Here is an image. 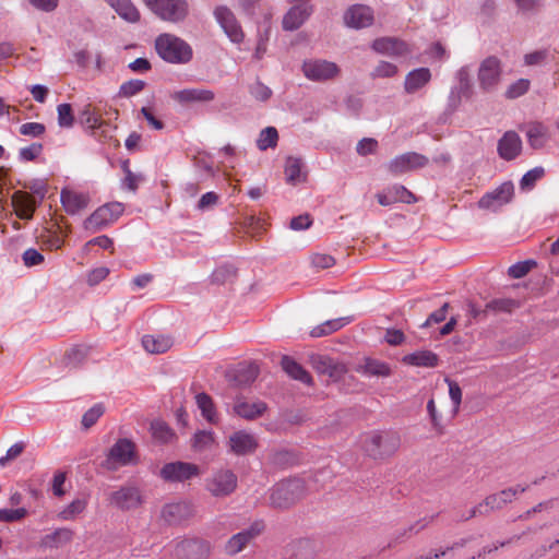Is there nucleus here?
Listing matches in <instances>:
<instances>
[{"label": "nucleus", "mask_w": 559, "mask_h": 559, "mask_svg": "<svg viewBox=\"0 0 559 559\" xmlns=\"http://www.w3.org/2000/svg\"><path fill=\"white\" fill-rule=\"evenodd\" d=\"M154 47L158 57L171 64L189 63L193 57L190 44L174 34L158 35L155 38Z\"/></svg>", "instance_id": "f257e3e1"}, {"label": "nucleus", "mask_w": 559, "mask_h": 559, "mask_svg": "<svg viewBox=\"0 0 559 559\" xmlns=\"http://www.w3.org/2000/svg\"><path fill=\"white\" fill-rule=\"evenodd\" d=\"M401 445V438L394 431H372L361 439L366 454L374 460H383L393 455Z\"/></svg>", "instance_id": "f03ea898"}, {"label": "nucleus", "mask_w": 559, "mask_h": 559, "mask_svg": "<svg viewBox=\"0 0 559 559\" xmlns=\"http://www.w3.org/2000/svg\"><path fill=\"white\" fill-rule=\"evenodd\" d=\"M304 495V480L300 478H293L283 480L274 486L270 500L274 508L287 509L301 499Z\"/></svg>", "instance_id": "7ed1b4c3"}, {"label": "nucleus", "mask_w": 559, "mask_h": 559, "mask_svg": "<svg viewBox=\"0 0 559 559\" xmlns=\"http://www.w3.org/2000/svg\"><path fill=\"white\" fill-rule=\"evenodd\" d=\"M503 78L501 60L496 56L483 59L477 70L478 87L484 93H492L498 90Z\"/></svg>", "instance_id": "20e7f679"}, {"label": "nucleus", "mask_w": 559, "mask_h": 559, "mask_svg": "<svg viewBox=\"0 0 559 559\" xmlns=\"http://www.w3.org/2000/svg\"><path fill=\"white\" fill-rule=\"evenodd\" d=\"M456 84L450 90L448 96L447 110L455 111L461 105L462 98H471L473 96L472 70L469 66H463L455 72Z\"/></svg>", "instance_id": "39448f33"}, {"label": "nucleus", "mask_w": 559, "mask_h": 559, "mask_svg": "<svg viewBox=\"0 0 559 559\" xmlns=\"http://www.w3.org/2000/svg\"><path fill=\"white\" fill-rule=\"evenodd\" d=\"M147 8L159 19L178 23L188 15V3L186 0H143Z\"/></svg>", "instance_id": "423d86ee"}, {"label": "nucleus", "mask_w": 559, "mask_h": 559, "mask_svg": "<svg viewBox=\"0 0 559 559\" xmlns=\"http://www.w3.org/2000/svg\"><path fill=\"white\" fill-rule=\"evenodd\" d=\"M123 213L119 202L107 203L95 210L83 223L85 230L96 233L116 222Z\"/></svg>", "instance_id": "0eeeda50"}, {"label": "nucleus", "mask_w": 559, "mask_h": 559, "mask_svg": "<svg viewBox=\"0 0 559 559\" xmlns=\"http://www.w3.org/2000/svg\"><path fill=\"white\" fill-rule=\"evenodd\" d=\"M237 475L227 468L215 471L205 480V489L215 498L230 496L237 488Z\"/></svg>", "instance_id": "6e6552de"}, {"label": "nucleus", "mask_w": 559, "mask_h": 559, "mask_svg": "<svg viewBox=\"0 0 559 559\" xmlns=\"http://www.w3.org/2000/svg\"><path fill=\"white\" fill-rule=\"evenodd\" d=\"M525 490V487L515 486L488 495L481 502L477 504L476 512L486 514V516H488L491 512L502 510Z\"/></svg>", "instance_id": "1a4fd4ad"}, {"label": "nucleus", "mask_w": 559, "mask_h": 559, "mask_svg": "<svg viewBox=\"0 0 559 559\" xmlns=\"http://www.w3.org/2000/svg\"><path fill=\"white\" fill-rule=\"evenodd\" d=\"M304 75L313 82L333 80L340 75V67L332 61L324 59H309L302 63Z\"/></svg>", "instance_id": "9d476101"}, {"label": "nucleus", "mask_w": 559, "mask_h": 559, "mask_svg": "<svg viewBox=\"0 0 559 559\" xmlns=\"http://www.w3.org/2000/svg\"><path fill=\"white\" fill-rule=\"evenodd\" d=\"M135 454V445L129 439H118L117 442L110 448L105 466L109 469H116L119 466L129 465Z\"/></svg>", "instance_id": "9b49d317"}, {"label": "nucleus", "mask_w": 559, "mask_h": 559, "mask_svg": "<svg viewBox=\"0 0 559 559\" xmlns=\"http://www.w3.org/2000/svg\"><path fill=\"white\" fill-rule=\"evenodd\" d=\"M513 194V183L511 181H506L493 191L484 194L478 201V206L484 210L497 212L512 200Z\"/></svg>", "instance_id": "f8f14e48"}, {"label": "nucleus", "mask_w": 559, "mask_h": 559, "mask_svg": "<svg viewBox=\"0 0 559 559\" xmlns=\"http://www.w3.org/2000/svg\"><path fill=\"white\" fill-rule=\"evenodd\" d=\"M211 550L207 542L200 538H189L177 543L173 550L176 559H205Z\"/></svg>", "instance_id": "ddd939ff"}, {"label": "nucleus", "mask_w": 559, "mask_h": 559, "mask_svg": "<svg viewBox=\"0 0 559 559\" xmlns=\"http://www.w3.org/2000/svg\"><path fill=\"white\" fill-rule=\"evenodd\" d=\"M109 503L122 511H128L139 508L143 503V497L138 487L122 486L110 492Z\"/></svg>", "instance_id": "4468645a"}, {"label": "nucleus", "mask_w": 559, "mask_h": 559, "mask_svg": "<svg viewBox=\"0 0 559 559\" xmlns=\"http://www.w3.org/2000/svg\"><path fill=\"white\" fill-rule=\"evenodd\" d=\"M200 475L198 465L188 462H171L160 469V477L167 481H185Z\"/></svg>", "instance_id": "2eb2a0df"}, {"label": "nucleus", "mask_w": 559, "mask_h": 559, "mask_svg": "<svg viewBox=\"0 0 559 559\" xmlns=\"http://www.w3.org/2000/svg\"><path fill=\"white\" fill-rule=\"evenodd\" d=\"M429 159L419 153L408 152L394 157L388 164V170L394 175H401L411 170L423 168L427 166Z\"/></svg>", "instance_id": "dca6fc26"}, {"label": "nucleus", "mask_w": 559, "mask_h": 559, "mask_svg": "<svg viewBox=\"0 0 559 559\" xmlns=\"http://www.w3.org/2000/svg\"><path fill=\"white\" fill-rule=\"evenodd\" d=\"M263 530V522L255 521L248 528L233 535L225 545L226 554L234 556L242 551L252 539L262 533Z\"/></svg>", "instance_id": "f3484780"}, {"label": "nucleus", "mask_w": 559, "mask_h": 559, "mask_svg": "<svg viewBox=\"0 0 559 559\" xmlns=\"http://www.w3.org/2000/svg\"><path fill=\"white\" fill-rule=\"evenodd\" d=\"M214 16L233 43H240L243 39L241 26L229 8L218 5L214 10Z\"/></svg>", "instance_id": "a211bd4d"}, {"label": "nucleus", "mask_w": 559, "mask_h": 559, "mask_svg": "<svg viewBox=\"0 0 559 559\" xmlns=\"http://www.w3.org/2000/svg\"><path fill=\"white\" fill-rule=\"evenodd\" d=\"M313 10L310 3H294L283 16V29L289 32L298 29L311 16Z\"/></svg>", "instance_id": "6ab92c4d"}, {"label": "nucleus", "mask_w": 559, "mask_h": 559, "mask_svg": "<svg viewBox=\"0 0 559 559\" xmlns=\"http://www.w3.org/2000/svg\"><path fill=\"white\" fill-rule=\"evenodd\" d=\"M345 25L350 28H364L373 23V11L364 4H354L344 13Z\"/></svg>", "instance_id": "aec40b11"}, {"label": "nucleus", "mask_w": 559, "mask_h": 559, "mask_svg": "<svg viewBox=\"0 0 559 559\" xmlns=\"http://www.w3.org/2000/svg\"><path fill=\"white\" fill-rule=\"evenodd\" d=\"M12 204L15 209L16 215L21 219H31L40 204V200H37L35 197L24 192L16 191L12 195Z\"/></svg>", "instance_id": "412c9836"}, {"label": "nucleus", "mask_w": 559, "mask_h": 559, "mask_svg": "<svg viewBox=\"0 0 559 559\" xmlns=\"http://www.w3.org/2000/svg\"><path fill=\"white\" fill-rule=\"evenodd\" d=\"M192 515L193 507L187 501L167 503L162 510V518L169 524L180 523Z\"/></svg>", "instance_id": "4be33fe9"}, {"label": "nucleus", "mask_w": 559, "mask_h": 559, "mask_svg": "<svg viewBox=\"0 0 559 559\" xmlns=\"http://www.w3.org/2000/svg\"><path fill=\"white\" fill-rule=\"evenodd\" d=\"M376 197L382 206H389L396 202L409 204L415 201L414 194L401 185L389 187L384 191L377 193Z\"/></svg>", "instance_id": "5701e85b"}, {"label": "nucleus", "mask_w": 559, "mask_h": 559, "mask_svg": "<svg viewBox=\"0 0 559 559\" xmlns=\"http://www.w3.org/2000/svg\"><path fill=\"white\" fill-rule=\"evenodd\" d=\"M171 98L181 104L210 103L215 98L213 91L207 88H185L171 94Z\"/></svg>", "instance_id": "b1692460"}, {"label": "nucleus", "mask_w": 559, "mask_h": 559, "mask_svg": "<svg viewBox=\"0 0 559 559\" xmlns=\"http://www.w3.org/2000/svg\"><path fill=\"white\" fill-rule=\"evenodd\" d=\"M522 151V141L514 131H508L498 142V154L502 159L512 160Z\"/></svg>", "instance_id": "393cba45"}, {"label": "nucleus", "mask_w": 559, "mask_h": 559, "mask_svg": "<svg viewBox=\"0 0 559 559\" xmlns=\"http://www.w3.org/2000/svg\"><path fill=\"white\" fill-rule=\"evenodd\" d=\"M60 201L68 214L75 215L88 205L90 198L85 193L63 189Z\"/></svg>", "instance_id": "a878e982"}, {"label": "nucleus", "mask_w": 559, "mask_h": 559, "mask_svg": "<svg viewBox=\"0 0 559 559\" xmlns=\"http://www.w3.org/2000/svg\"><path fill=\"white\" fill-rule=\"evenodd\" d=\"M258 447L255 438L243 430L236 431L229 437L230 451L237 455L251 453Z\"/></svg>", "instance_id": "bb28decb"}, {"label": "nucleus", "mask_w": 559, "mask_h": 559, "mask_svg": "<svg viewBox=\"0 0 559 559\" xmlns=\"http://www.w3.org/2000/svg\"><path fill=\"white\" fill-rule=\"evenodd\" d=\"M371 47L376 52L386 56H404L408 52L407 45L394 37L377 38Z\"/></svg>", "instance_id": "cd10ccee"}, {"label": "nucleus", "mask_w": 559, "mask_h": 559, "mask_svg": "<svg viewBox=\"0 0 559 559\" xmlns=\"http://www.w3.org/2000/svg\"><path fill=\"white\" fill-rule=\"evenodd\" d=\"M355 370L367 377H389L391 376L390 366L381 360L365 358L362 364L356 366Z\"/></svg>", "instance_id": "c85d7f7f"}, {"label": "nucleus", "mask_w": 559, "mask_h": 559, "mask_svg": "<svg viewBox=\"0 0 559 559\" xmlns=\"http://www.w3.org/2000/svg\"><path fill=\"white\" fill-rule=\"evenodd\" d=\"M431 79V72L428 68H418L411 71L404 82L406 93L413 94L424 87Z\"/></svg>", "instance_id": "c756f323"}, {"label": "nucleus", "mask_w": 559, "mask_h": 559, "mask_svg": "<svg viewBox=\"0 0 559 559\" xmlns=\"http://www.w3.org/2000/svg\"><path fill=\"white\" fill-rule=\"evenodd\" d=\"M283 370L294 380H298L305 384H311L312 378L310 373L296 360L289 356H283L281 360Z\"/></svg>", "instance_id": "7c9ffc66"}, {"label": "nucleus", "mask_w": 559, "mask_h": 559, "mask_svg": "<svg viewBox=\"0 0 559 559\" xmlns=\"http://www.w3.org/2000/svg\"><path fill=\"white\" fill-rule=\"evenodd\" d=\"M73 531L68 527H60L53 532L46 534L41 539L45 548H60L69 544L73 539Z\"/></svg>", "instance_id": "2f4dec72"}, {"label": "nucleus", "mask_w": 559, "mask_h": 559, "mask_svg": "<svg viewBox=\"0 0 559 559\" xmlns=\"http://www.w3.org/2000/svg\"><path fill=\"white\" fill-rule=\"evenodd\" d=\"M235 413L246 419H254L260 417L266 411V404L264 402H247L237 401L234 406Z\"/></svg>", "instance_id": "473e14b6"}, {"label": "nucleus", "mask_w": 559, "mask_h": 559, "mask_svg": "<svg viewBox=\"0 0 559 559\" xmlns=\"http://www.w3.org/2000/svg\"><path fill=\"white\" fill-rule=\"evenodd\" d=\"M530 145L534 150H539L545 146L549 140V132L546 126L540 122L531 123L526 131Z\"/></svg>", "instance_id": "72a5a7b5"}, {"label": "nucleus", "mask_w": 559, "mask_h": 559, "mask_svg": "<svg viewBox=\"0 0 559 559\" xmlns=\"http://www.w3.org/2000/svg\"><path fill=\"white\" fill-rule=\"evenodd\" d=\"M108 4L123 20L135 23L140 20V12L130 0H106Z\"/></svg>", "instance_id": "f704fd0d"}, {"label": "nucleus", "mask_w": 559, "mask_h": 559, "mask_svg": "<svg viewBox=\"0 0 559 559\" xmlns=\"http://www.w3.org/2000/svg\"><path fill=\"white\" fill-rule=\"evenodd\" d=\"M403 362L416 367L432 368L438 364V356L431 350H418L404 356Z\"/></svg>", "instance_id": "c9c22d12"}, {"label": "nucleus", "mask_w": 559, "mask_h": 559, "mask_svg": "<svg viewBox=\"0 0 559 559\" xmlns=\"http://www.w3.org/2000/svg\"><path fill=\"white\" fill-rule=\"evenodd\" d=\"M557 504L558 499L554 498L542 501L534 506L533 508L518 515L513 521H531L534 520L536 515H540V519H543L544 515L549 514L551 510H554L557 507Z\"/></svg>", "instance_id": "e433bc0d"}, {"label": "nucleus", "mask_w": 559, "mask_h": 559, "mask_svg": "<svg viewBox=\"0 0 559 559\" xmlns=\"http://www.w3.org/2000/svg\"><path fill=\"white\" fill-rule=\"evenodd\" d=\"M142 345L147 353L163 354L171 347V340L164 335H144Z\"/></svg>", "instance_id": "4c0bfd02"}, {"label": "nucleus", "mask_w": 559, "mask_h": 559, "mask_svg": "<svg viewBox=\"0 0 559 559\" xmlns=\"http://www.w3.org/2000/svg\"><path fill=\"white\" fill-rule=\"evenodd\" d=\"M350 321L352 319L349 317H341L337 319L328 320L322 324L314 326L311 330L310 335L312 337H322L329 335L333 332L341 330L343 326L350 323Z\"/></svg>", "instance_id": "58836bf2"}, {"label": "nucleus", "mask_w": 559, "mask_h": 559, "mask_svg": "<svg viewBox=\"0 0 559 559\" xmlns=\"http://www.w3.org/2000/svg\"><path fill=\"white\" fill-rule=\"evenodd\" d=\"M302 160L298 157L289 156L285 163L286 181L289 185H297L306 180L307 175L301 171Z\"/></svg>", "instance_id": "ea45409f"}, {"label": "nucleus", "mask_w": 559, "mask_h": 559, "mask_svg": "<svg viewBox=\"0 0 559 559\" xmlns=\"http://www.w3.org/2000/svg\"><path fill=\"white\" fill-rule=\"evenodd\" d=\"M86 507L87 500L85 498L74 499L58 512L57 518L61 521H73L86 509Z\"/></svg>", "instance_id": "a19ab883"}, {"label": "nucleus", "mask_w": 559, "mask_h": 559, "mask_svg": "<svg viewBox=\"0 0 559 559\" xmlns=\"http://www.w3.org/2000/svg\"><path fill=\"white\" fill-rule=\"evenodd\" d=\"M215 444V437L212 430H199L191 440V447L197 452L211 450Z\"/></svg>", "instance_id": "79ce46f5"}, {"label": "nucleus", "mask_w": 559, "mask_h": 559, "mask_svg": "<svg viewBox=\"0 0 559 559\" xmlns=\"http://www.w3.org/2000/svg\"><path fill=\"white\" fill-rule=\"evenodd\" d=\"M195 400L202 416L211 424L217 423V414L211 396L206 393H199Z\"/></svg>", "instance_id": "37998d69"}, {"label": "nucleus", "mask_w": 559, "mask_h": 559, "mask_svg": "<svg viewBox=\"0 0 559 559\" xmlns=\"http://www.w3.org/2000/svg\"><path fill=\"white\" fill-rule=\"evenodd\" d=\"M88 347L84 345H78L71 347L64 354V365L71 368L80 366L87 357Z\"/></svg>", "instance_id": "c03bdc74"}, {"label": "nucleus", "mask_w": 559, "mask_h": 559, "mask_svg": "<svg viewBox=\"0 0 559 559\" xmlns=\"http://www.w3.org/2000/svg\"><path fill=\"white\" fill-rule=\"evenodd\" d=\"M278 133L274 127L264 128L257 140V146L260 151H266L277 145Z\"/></svg>", "instance_id": "a18cd8bd"}, {"label": "nucleus", "mask_w": 559, "mask_h": 559, "mask_svg": "<svg viewBox=\"0 0 559 559\" xmlns=\"http://www.w3.org/2000/svg\"><path fill=\"white\" fill-rule=\"evenodd\" d=\"M259 374V368L255 364L242 365L237 369L236 380L240 385H249Z\"/></svg>", "instance_id": "49530a36"}, {"label": "nucleus", "mask_w": 559, "mask_h": 559, "mask_svg": "<svg viewBox=\"0 0 559 559\" xmlns=\"http://www.w3.org/2000/svg\"><path fill=\"white\" fill-rule=\"evenodd\" d=\"M545 175V169L542 166L534 167L525 173L520 181V188L524 191H530L534 188L535 183Z\"/></svg>", "instance_id": "de8ad7c7"}, {"label": "nucleus", "mask_w": 559, "mask_h": 559, "mask_svg": "<svg viewBox=\"0 0 559 559\" xmlns=\"http://www.w3.org/2000/svg\"><path fill=\"white\" fill-rule=\"evenodd\" d=\"M105 407L102 403H97L93 405L90 409H87L82 417V426L84 429L91 428L99 417L104 414Z\"/></svg>", "instance_id": "09e8293b"}, {"label": "nucleus", "mask_w": 559, "mask_h": 559, "mask_svg": "<svg viewBox=\"0 0 559 559\" xmlns=\"http://www.w3.org/2000/svg\"><path fill=\"white\" fill-rule=\"evenodd\" d=\"M151 430L153 437L160 442H168L173 438L174 433L171 429L160 420H155L151 424Z\"/></svg>", "instance_id": "8fccbe9b"}, {"label": "nucleus", "mask_w": 559, "mask_h": 559, "mask_svg": "<svg viewBox=\"0 0 559 559\" xmlns=\"http://www.w3.org/2000/svg\"><path fill=\"white\" fill-rule=\"evenodd\" d=\"M145 82L142 80H129L121 84L119 95L122 97H132L143 91Z\"/></svg>", "instance_id": "3c124183"}, {"label": "nucleus", "mask_w": 559, "mask_h": 559, "mask_svg": "<svg viewBox=\"0 0 559 559\" xmlns=\"http://www.w3.org/2000/svg\"><path fill=\"white\" fill-rule=\"evenodd\" d=\"M58 112V124L61 128H71L74 122V117L72 114V107L70 104H60L57 107Z\"/></svg>", "instance_id": "603ef678"}, {"label": "nucleus", "mask_w": 559, "mask_h": 559, "mask_svg": "<svg viewBox=\"0 0 559 559\" xmlns=\"http://www.w3.org/2000/svg\"><path fill=\"white\" fill-rule=\"evenodd\" d=\"M534 266H536V262L534 260H526V261L518 262L509 267L508 274L512 278H522Z\"/></svg>", "instance_id": "864d4df0"}, {"label": "nucleus", "mask_w": 559, "mask_h": 559, "mask_svg": "<svg viewBox=\"0 0 559 559\" xmlns=\"http://www.w3.org/2000/svg\"><path fill=\"white\" fill-rule=\"evenodd\" d=\"M530 88V81L526 79H519L512 83L506 91V97L509 99L518 98L524 95Z\"/></svg>", "instance_id": "5fc2aeb1"}, {"label": "nucleus", "mask_w": 559, "mask_h": 559, "mask_svg": "<svg viewBox=\"0 0 559 559\" xmlns=\"http://www.w3.org/2000/svg\"><path fill=\"white\" fill-rule=\"evenodd\" d=\"M515 307H518V302L513 299H508V298L495 299L486 305L485 312H487L489 310L510 312Z\"/></svg>", "instance_id": "6e6d98bb"}, {"label": "nucleus", "mask_w": 559, "mask_h": 559, "mask_svg": "<svg viewBox=\"0 0 559 559\" xmlns=\"http://www.w3.org/2000/svg\"><path fill=\"white\" fill-rule=\"evenodd\" d=\"M27 515V510L25 508L17 509H0V521L12 523L17 522L24 519Z\"/></svg>", "instance_id": "4d7b16f0"}, {"label": "nucleus", "mask_w": 559, "mask_h": 559, "mask_svg": "<svg viewBox=\"0 0 559 559\" xmlns=\"http://www.w3.org/2000/svg\"><path fill=\"white\" fill-rule=\"evenodd\" d=\"M311 265L318 270L332 267L335 264V259L326 253H313L310 257Z\"/></svg>", "instance_id": "13d9d810"}, {"label": "nucleus", "mask_w": 559, "mask_h": 559, "mask_svg": "<svg viewBox=\"0 0 559 559\" xmlns=\"http://www.w3.org/2000/svg\"><path fill=\"white\" fill-rule=\"evenodd\" d=\"M41 143H32L29 146L22 147L19 152V158L25 162L36 159L43 152Z\"/></svg>", "instance_id": "bf43d9fd"}, {"label": "nucleus", "mask_w": 559, "mask_h": 559, "mask_svg": "<svg viewBox=\"0 0 559 559\" xmlns=\"http://www.w3.org/2000/svg\"><path fill=\"white\" fill-rule=\"evenodd\" d=\"M45 126L39 122H26L20 127V133L25 136L39 138L45 133Z\"/></svg>", "instance_id": "052dcab7"}, {"label": "nucleus", "mask_w": 559, "mask_h": 559, "mask_svg": "<svg viewBox=\"0 0 559 559\" xmlns=\"http://www.w3.org/2000/svg\"><path fill=\"white\" fill-rule=\"evenodd\" d=\"M22 260L25 266H36L44 262V255L34 248H28L22 254Z\"/></svg>", "instance_id": "680f3d73"}, {"label": "nucleus", "mask_w": 559, "mask_h": 559, "mask_svg": "<svg viewBox=\"0 0 559 559\" xmlns=\"http://www.w3.org/2000/svg\"><path fill=\"white\" fill-rule=\"evenodd\" d=\"M218 200H219V195L217 193H215L213 191L206 192L200 198V200L197 204V209L202 212L209 211V210L213 209L215 205H217Z\"/></svg>", "instance_id": "e2e57ef3"}, {"label": "nucleus", "mask_w": 559, "mask_h": 559, "mask_svg": "<svg viewBox=\"0 0 559 559\" xmlns=\"http://www.w3.org/2000/svg\"><path fill=\"white\" fill-rule=\"evenodd\" d=\"M347 372V368L344 364L332 359L329 368H326V372L322 374L328 376L331 380L337 381Z\"/></svg>", "instance_id": "0e129e2a"}, {"label": "nucleus", "mask_w": 559, "mask_h": 559, "mask_svg": "<svg viewBox=\"0 0 559 559\" xmlns=\"http://www.w3.org/2000/svg\"><path fill=\"white\" fill-rule=\"evenodd\" d=\"M397 72V67L391 62L381 61L373 70L374 78H391Z\"/></svg>", "instance_id": "69168bd1"}, {"label": "nucleus", "mask_w": 559, "mask_h": 559, "mask_svg": "<svg viewBox=\"0 0 559 559\" xmlns=\"http://www.w3.org/2000/svg\"><path fill=\"white\" fill-rule=\"evenodd\" d=\"M250 94L258 100L265 102L272 96L270 87L261 82H255L250 86Z\"/></svg>", "instance_id": "338daca9"}, {"label": "nucleus", "mask_w": 559, "mask_h": 559, "mask_svg": "<svg viewBox=\"0 0 559 559\" xmlns=\"http://www.w3.org/2000/svg\"><path fill=\"white\" fill-rule=\"evenodd\" d=\"M27 1L35 10L44 12V13H51L59 5V0H27Z\"/></svg>", "instance_id": "774afa93"}]
</instances>
